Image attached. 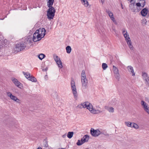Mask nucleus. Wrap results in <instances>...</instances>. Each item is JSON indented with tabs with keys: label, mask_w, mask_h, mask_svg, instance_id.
Returning a JSON list of instances; mask_svg holds the SVG:
<instances>
[{
	"label": "nucleus",
	"mask_w": 149,
	"mask_h": 149,
	"mask_svg": "<svg viewBox=\"0 0 149 149\" xmlns=\"http://www.w3.org/2000/svg\"><path fill=\"white\" fill-rule=\"evenodd\" d=\"M31 45V42L30 40H27L24 42H21L16 44L14 48V50L17 53L24 50L26 47L29 48Z\"/></svg>",
	"instance_id": "1"
},
{
	"label": "nucleus",
	"mask_w": 149,
	"mask_h": 149,
	"mask_svg": "<svg viewBox=\"0 0 149 149\" xmlns=\"http://www.w3.org/2000/svg\"><path fill=\"white\" fill-rule=\"evenodd\" d=\"M77 107L80 109L82 108H86L92 113L95 114L97 113L98 110H96L93 108L92 105L89 102H86L81 103L77 105Z\"/></svg>",
	"instance_id": "2"
},
{
	"label": "nucleus",
	"mask_w": 149,
	"mask_h": 149,
	"mask_svg": "<svg viewBox=\"0 0 149 149\" xmlns=\"http://www.w3.org/2000/svg\"><path fill=\"white\" fill-rule=\"evenodd\" d=\"M49 8L47 11V18L49 20L53 19L55 16L56 10L55 8L52 6L49 7Z\"/></svg>",
	"instance_id": "3"
},
{
	"label": "nucleus",
	"mask_w": 149,
	"mask_h": 149,
	"mask_svg": "<svg viewBox=\"0 0 149 149\" xmlns=\"http://www.w3.org/2000/svg\"><path fill=\"white\" fill-rule=\"evenodd\" d=\"M71 85L72 92L74 98L76 100L77 99L78 94L77 91L76 87L75 85V82L74 80H72L71 83Z\"/></svg>",
	"instance_id": "4"
},
{
	"label": "nucleus",
	"mask_w": 149,
	"mask_h": 149,
	"mask_svg": "<svg viewBox=\"0 0 149 149\" xmlns=\"http://www.w3.org/2000/svg\"><path fill=\"white\" fill-rule=\"evenodd\" d=\"M89 137L88 135H85L81 139V141L78 140L77 144L78 146H80L86 142H87L88 141L89 139Z\"/></svg>",
	"instance_id": "5"
},
{
	"label": "nucleus",
	"mask_w": 149,
	"mask_h": 149,
	"mask_svg": "<svg viewBox=\"0 0 149 149\" xmlns=\"http://www.w3.org/2000/svg\"><path fill=\"white\" fill-rule=\"evenodd\" d=\"M90 132L93 136L96 137L101 134V130L98 129L95 130L94 129L91 128L90 130Z\"/></svg>",
	"instance_id": "6"
},
{
	"label": "nucleus",
	"mask_w": 149,
	"mask_h": 149,
	"mask_svg": "<svg viewBox=\"0 0 149 149\" xmlns=\"http://www.w3.org/2000/svg\"><path fill=\"white\" fill-rule=\"evenodd\" d=\"M142 76L146 85L148 86H149V78L148 76V74L145 72H143Z\"/></svg>",
	"instance_id": "7"
},
{
	"label": "nucleus",
	"mask_w": 149,
	"mask_h": 149,
	"mask_svg": "<svg viewBox=\"0 0 149 149\" xmlns=\"http://www.w3.org/2000/svg\"><path fill=\"white\" fill-rule=\"evenodd\" d=\"M141 104L144 111L149 115V107L148 104L143 100L141 101Z\"/></svg>",
	"instance_id": "8"
},
{
	"label": "nucleus",
	"mask_w": 149,
	"mask_h": 149,
	"mask_svg": "<svg viewBox=\"0 0 149 149\" xmlns=\"http://www.w3.org/2000/svg\"><path fill=\"white\" fill-rule=\"evenodd\" d=\"M36 31L38 33L40 34H39L41 38H43L45 35L46 30L43 28H40Z\"/></svg>",
	"instance_id": "9"
},
{
	"label": "nucleus",
	"mask_w": 149,
	"mask_h": 149,
	"mask_svg": "<svg viewBox=\"0 0 149 149\" xmlns=\"http://www.w3.org/2000/svg\"><path fill=\"white\" fill-rule=\"evenodd\" d=\"M39 34L36 31V32L33 35V39L34 42H36L37 41H39L41 39L40 36L39 35Z\"/></svg>",
	"instance_id": "10"
},
{
	"label": "nucleus",
	"mask_w": 149,
	"mask_h": 149,
	"mask_svg": "<svg viewBox=\"0 0 149 149\" xmlns=\"http://www.w3.org/2000/svg\"><path fill=\"white\" fill-rule=\"evenodd\" d=\"M81 82L82 87L84 89H86L88 86V81L86 79H82Z\"/></svg>",
	"instance_id": "11"
},
{
	"label": "nucleus",
	"mask_w": 149,
	"mask_h": 149,
	"mask_svg": "<svg viewBox=\"0 0 149 149\" xmlns=\"http://www.w3.org/2000/svg\"><path fill=\"white\" fill-rule=\"evenodd\" d=\"M12 81L16 86L21 88L22 86V84L17 79L15 78L13 79Z\"/></svg>",
	"instance_id": "12"
},
{
	"label": "nucleus",
	"mask_w": 149,
	"mask_h": 149,
	"mask_svg": "<svg viewBox=\"0 0 149 149\" xmlns=\"http://www.w3.org/2000/svg\"><path fill=\"white\" fill-rule=\"evenodd\" d=\"M6 94L8 97H10V98L12 100H16L17 99V97L12 95V93L9 92H6Z\"/></svg>",
	"instance_id": "13"
},
{
	"label": "nucleus",
	"mask_w": 149,
	"mask_h": 149,
	"mask_svg": "<svg viewBox=\"0 0 149 149\" xmlns=\"http://www.w3.org/2000/svg\"><path fill=\"white\" fill-rule=\"evenodd\" d=\"M130 8L132 11L134 12H137V8L136 6L134 5V4H131L130 6Z\"/></svg>",
	"instance_id": "14"
},
{
	"label": "nucleus",
	"mask_w": 149,
	"mask_h": 149,
	"mask_svg": "<svg viewBox=\"0 0 149 149\" xmlns=\"http://www.w3.org/2000/svg\"><path fill=\"white\" fill-rule=\"evenodd\" d=\"M148 12V9L146 8H144L141 10V13L142 16H145L147 14Z\"/></svg>",
	"instance_id": "15"
},
{
	"label": "nucleus",
	"mask_w": 149,
	"mask_h": 149,
	"mask_svg": "<svg viewBox=\"0 0 149 149\" xmlns=\"http://www.w3.org/2000/svg\"><path fill=\"white\" fill-rule=\"evenodd\" d=\"M128 71L130 72L132 74V76H134L135 74L134 72V70L133 69V68L131 66H128L127 68Z\"/></svg>",
	"instance_id": "16"
},
{
	"label": "nucleus",
	"mask_w": 149,
	"mask_h": 149,
	"mask_svg": "<svg viewBox=\"0 0 149 149\" xmlns=\"http://www.w3.org/2000/svg\"><path fill=\"white\" fill-rule=\"evenodd\" d=\"M47 4L48 7L52 6L54 0H47Z\"/></svg>",
	"instance_id": "17"
},
{
	"label": "nucleus",
	"mask_w": 149,
	"mask_h": 149,
	"mask_svg": "<svg viewBox=\"0 0 149 149\" xmlns=\"http://www.w3.org/2000/svg\"><path fill=\"white\" fill-rule=\"evenodd\" d=\"M127 43L128 45V46L129 47V48L131 50H133V48L134 47L132 45V42L131 41V40H128L127 42Z\"/></svg>",
	"instance_id": "18"
},
{
	"label": "nucleus",
	"mask_w": 149,
	"mask_h": 149,
	"mask_svg": "<svg viewBox=\"0 0 149 149\" xmlns=\"http://www.w3.org/2000/svg\"><path fill=\"white\" fill-rule=\"evenodd\" d=\"M127 43L128 45V46L129 47V48L131 50H133V48L134 47L132 45V42L131 41V40H128L127 42Z\"/></svg>",
	"instance_id": "19"
},
{
	"label": "nucleus",
	"mask_w": 149,
	"mask_h": 149,
	"mask_svg": "<svg viewBox=\"0 0 149 149\" xmlns=\"http://www.w3.org/2000/svg\"><path fill=\"white\" fill-rule=\"evenodd\" d=\"M105 108L109 112L113 113L114 112V108L113 107H109L108 106H106L105 107Z\"/></svg>",
	"instance_id": "20"
},
{
	"label": "nucleus",
	"mask_w": 149,
	"mask_h": 149,
	"mask_svg": "<svg viewBox=\"0 0 149 149\" xmlns=\"http://www.w3.org/2000/svg\"><path fill=\"white\" fill-rule=\"evenodd\" d=\"M123 35L126 42L128 41V40H130V39L129 37V34L127 33V31H126L125 34H124Z\"/></svg>",
	"instance_id": "21"
},
{
	"label": "nucleus",
	"mask_w": 149,
	"mask_h": 149,
	"mask_svg": "<svg viewBox=\"0 0 149 149\" xmlns=\"http://www.w3.org/2000/svg\"><path fill=\"white\" fill-rule=\"evenodd\" d=\"M134 123H131L130 121H126L125 122V124L128 127L132 128V126Z\"/></svg>",
	"instance_id": "22"
},
{
	"label": "nucleus",
	"mask_w": 149,
	"mask_h": 149,
	"mask_svg": "<svg viewBox=\"0 0 149 149\" xmlns=\"http://www.w3.org/2000/svg\"><path fill=\"white\" fill-rule=\"evenodd\" d=\"M56 62L57 64L58 65V66L59 68H61L63 67L62 62L61 60H59L58 61H57Z\"/></svg>",
	"instance_id": "23"
},
{
	"label": "nucleus",
	"mask_w": 149,
	"mask_h": 149,
	"mask_svg": "<svg viewBox=\"0 0 149 149\" xmlns=\"http://www.w3.org/2000/svg\"><path fill=\"white\" fill-rule=\"evenodd\" d=\"M23 73L25 75V77L27 79H29L31 77L30 74L29 72H23Z\"/></svg>",
	"instance_id": "24"
},
{
	"label": "nucleus",
	"mask_w": 149,
	"mask_h": 149,
	"mask_svg": "<svg viewBox=\"0 0 149 149\" xmlns=\"http://www.w3.org/2000/svg\"><path fill=\"white\" fill-rule=\"evenodd\" d=\"M81 79H86V76L85 74V72L84 70H82L81 74Z\"/></svg>",
	"instance_id": "25"
},
{
	"label": "nucleus",
	"mask_w": 149,
	"mask_h": 149,
	"mask_svg": "<svg viewBox=\"0 0 149 149\" xmlns=\"http://www.w3.org/2000/svg\"><path fill=\"white\" fill-rule=\"evenodd\" d=\"M141 3H136V5L135 6H136L137 8V12H139L140 10V8H140L141 6L142 7V5L141 6ZM142 7L143 8V7Z\"/></svg>",
	"instance_id": "26"
},
{
	"label": "nucleus",
	"mask_w": 149,
	"mask_h": 149,
	"mask_svg": "<svg viewBox=\"0 0 149 149\" xmlns=\"http://www.w3.org/2000/svg\"><path fill=\"white\" fill-rule=\"evenodd\" d=\"M66 52L68 54H69L71 52V48L69 46H68L66 47Z\"/></svg>",
	"instance_id": "27"
},
{
	"label": "nucleus",
	"mask_w": 149,
	"mask_h": 149,
	"mask_svg": "<svg viewBox=\"0 0 149 149\" xmlns=\"http://www.w3.org/2000/svg\"><path fill=\"white\" fill-rule=\"evenodd\" d=\"M113 71L114 74L119 72L118 69L114 65H113Z\"/></svg>",
	"instance_id": "28"
},
{
	"label": "nucleus",
	"mask_w": 149,
	"mask_h": 149,
	"mask_svg": "<svg viewBox=\"0 0 149 149\" xmlns=\"http://www.w3.org/2000/svg\"><path fill=\"white\" fill-rule=\"evenodd\" d=\"M74 133L73 132H69L67 134V137L69 139L71 138L73 136Z\"/></svg>",
	"instance_id": "29"
},
{
	"label": "nucleus",
	"mask_w": 149,
	"mask_h": 149,
	"mask_svg": "<svg viewBox=\"0 0 149 149\" xmlns=\"http://www.w3.org/2000/svg\"><path fill=\"white\" fill-rule=\"evenodd\" d=\"M29 80H30L32 82H35L37 81L36 78L32 76H31L30 78H29Z\"/></svg>",
	"instance_id": "30"
},
{
	"label": "nucleus",
	"mask_w": 149,
	"mask_h": 149,
	"mask_svg": "<svg viewBox=\"0 0 149 149\" xmlns=\"http://www.w3.org/2000/svg\"><path fill=\"white\" fill-rule=\"evenodd\" d=\"M114 76L116 79L118 81L119 80L120 75L119 72L114 74Z\"/></svg>",
	"instance_id": "31"
},
{
	"label": "nucleus",
	"mask_w": 149,
	"mask_h": 149,
	"mask_svg": "<svg viewBox=\"0 0 149 149\" xmlns=\"http://www.w3.org/2000/svg\"><path fill=\"white\" fill-rule=\"evenodd\" d=\"M45 56V55H44V54H41L38 56V57L41 60H42Z\"/></svg>",
	"instance_id": "32"
},
{
	"label": "nucleus",
	"mask_w": 149,
	"mask_h": 149,
	"mask_svg": "<svg viewBox=\"0 0 149 149\" xmlns=\"http://www.w3.org/2000/svg\"><path fill=\"white\" fill-rule=\"evenodd\" d=\"M83 4L85 7H87L88 6V2L87 0H85L83 3Z\"/></svg>",
	"instance_id": "33"
},
{
	"label": "nucleus",
	"mask_w": 149,
	"mask_h": 149,
	"mask_svg": "<svg viewBox=\"0 0 149 149\" xmlns=\"http://www.w3.org/2000/svg\"><path fill=\"white\" fill-rule=\"evenodd\" d=\"M53 58L56 62L57 61H58L60 60V58L56 55H54Z\"/></svg>",
	"instance_id": "34"
},
{
	"label": "nucleus",
	"mask_w": 149,
	"mask_h": 149,
	"mask_svg": "<svg viewBox=\"0 0 149 149\" xmlns=\"http://www.w3.org/2000/svg\"><path fill=\"white\" fill-rule=\"evenodd\" d=\"M107 67V65L106 63H102V67L103 70H105Z\"/></svg>",
	"instance_id": "35"
},
{
	"label": "nucleus",
	"mask_w": 149,
	"mask_h": 149,
	"mask_svg": "<svg viewBox=\"0 0 149 149\" xmlns=\"http://www.w3.org/2000/svg\"><path fill=\"white\" fill-rule=\"evenodd\" d=\"M132 127H134L136 129H137L139 128V126L138 125L135 123H133Z\"/></svg>",
	"instance_id": "36"
},
{
	"label": "nucleus",
	"mask_w": 149,
	"mask_h": 149,
	"mask_svg": "<svg viewBox=\"0 0 149 149\" xmlns=\"http://www.w3.org/2000/svg\"><path fill=\"white\" fill-rule=\"evenodd\" d=\"M101 134H103L106 137H108L109 134L106 132H104L103 131H101Z\"/></svg>",
	"instance_id": "37"
},
{
	"label": "nucleus",
	"mask_w": 149,
	"mask_h": 149,
	"mask_svg": "<svg viewBox=\"0 0 149 149\" xmlns=\"http://www.w3.org/2000/svg\"><path fill=\"white\" fill-rule=\"evenodd\" d=\"M106 12L108 14L109 16L110 15L111 16L113 14V13L109 10H107Z\"/></svg>",
	"instance_id": "38"
},
{
	"label": "nucleus",
	"mask_w": 149,
	"mask_h": 149,
	"mask_svg": "<svg viewBox=\"0 0 149 149\" xmlns=\"http://www.w3.org/2000/svg\"><path fill=\"white\" fill-rule=\"evenodd\" d=\"M140 1H141L142 2L141 3V4L142 5V6L143 7L145 5V1L144 0H140Z\"/></svg>",
	"instance_id": "39"
},
{
	"label": "nucleus",
	"mask_w": 149,
	"mask_h": 149,
	"mask_svg": "<svg viewBox=\"0 0 149 149\" xmlns=\"http://www.w3.org/2000/svg\"><path fill=\"white\" fill-rule=\"evenodd\" d=\"M111 19L112 21H113V22H116V21L115 19V18L113 17H111Z\"/></svg>",
	"instance_id": "40"
},
{
	"label": "nucleus",
	"mask_w": 149,
	"mask_h": 149,
	"mask_svg": "<svg viewBox=\"0 0 149 149\" xmlns=\"http://www.w3.org/2000/svg\"><path fill=\"white\" fill-rule=\"evenodd\" d=\"M126 31H126L125 29H123V35H124V34H125V33L126 32Z\"/></svg>",
	"instance_id": "41"
},
{
	"label": "nucleus",
	"mask_w": 149,
	"mask_h": 149,
	"mask_svg": "<svg viewBox=\"0 0 149 149\" xmlns=\"http://www.w3.org/2000/svg\"><path fill=\"white\" fill-rule=\"evenodd\" d=\"M16 102H17V103H19V100L18 99V98H17V99L16 100H14Z\"/></svg>",
	"instance_id": "42"
},
{
	"label": "nucleus",
	"mask_w": 149,
	"mask_h": 149,
	"mask_svg": "<svg viewBox=\"0 0 149 149\" xmlns=\"http://www.w3.org/2000/svg\"><path fill=\"white\" fill-rule=\"evenodd\" d=\"M45 79L46 80H47L48 79V76L47 75H46L45 76Z\"/></svg>",
	"instance_id": "43"
},
{
	"label": "nucleus",
	"mask_w": 149,
	"mask_h": 149,
	"mask_svg": "<svg viewBox=\"0 0 149 149\" xmlns=\"http://www.w3.org/2000/svg\"><path fill=\"white\" fill-rule=\"evenodd\" d=\"M100 1H101L102 3V4H103L104 2V0H100Z\"/></svg>",
	"instance_id": "44"
},
{
	"label": "nucleus",
	"mask_w": 149,
	"mask_h": 149,
	"mask_svg": "<svg viewBox=\"0 0 149 149\" xmlns=\"http://www.w3.org/2000/svg\"><path fill=\"white\" fill-rule=\"evenodd\" d=\"M47 70V68H45V69H43L42 70L44 71H46Z\"/></svg>",
	"instance_id": "45"
},
{
	"label": "nucleus",
	"mask_w": 149,
	"mask_h": 149,
	"mask_svg": "<svg viewBox=\"0 0 149 149\" xmlns=\"http://www.w3.org/2000/svg\"><path fill=\"white\" fill-rule=\"evenodd\" d=\"M109 17H110V18H111V17H113V15H111V16H109Z\"/></svg>",
	"instance_id": "46"
},
{
	"label": "nucleus",
	"mask_w": 149,
	"mask_h": 149,
	"mask_svg": "<svg viewBox=\"0 0 149 149\" xmlns=\"http://www.w3.org/2000/svg\"><path fill=\"white\" fill-rule=\"evenodd\" d=\"M81 2L83 3L85 0H81Z\"/></svg>",
	"instance_id": "47"
},
{
	"label": "nucleus",
	"mask_w": 149,
	"mask_h": 149,
	"mask_svg": "<svg viewBox=\"0 0 149 149\" xmlns=\"http://www.w3.org/2000/svg\"><path fill=\"white\" fill-rule=\"evenodd\" d=\"M37 149H42L41 147H38Z\"/></svg>",
	"instance_id": "48"
},
{
	"label": "nucleus",
	"mask_w": 149,
	"mask_h": 149,
	"mask_svg": "<svg viewBox=\"0 0 149 149\" xmlns=\"http://www.w3.org/2000/svg\"><path fill=\"white\" fill-rule=\"evenodd\" d=\"M121 7H122V9H123V6H122V4H121Z\"/></svg>",
	"instance_id": "49"
},
{
	"label": "nucleus",
	"mask_w": 149,
	"mask_h": 149,
	"mask_svg": "<svg viewBox=\"0 0 149 149\" xmlns=\"http://www.w3.org/2000/svg\"><path fill=\"white\" fill-rule=\"evenodd\" d=\"M58 149H65L64 148H63H63H59Z\"/></svg>",
	"instance_id": "50"
},
{
	"label": "nucleus",
	"mask_w": 149,
	"mask_h": 149,
	"mask_svg": "<svg viewBox=\"0 0 149 149\" xmlns=\"http://www.w3.org/2000/svg\"><path fill=\"white\" fill-rule=\"evenodd\" d=\"M64 136H65L63 135V137H64Z\"/></svg>",
	"instance_id": "51"
},
{
	"label": "nucleus",
	"mask_w": 149,
	"mask_h": 149,
	"mask_svg": "<svg viewBox=\"0 0 149 149\" xmlns=\"http://www.w3.org/2000/svg\"><path fill=\"white\" fill-rule=\"evenodd\" d=\"M64 136H65L63 135V137H64Z\"/></svg>",
	"instance_id": "52"
}]
</instances>
